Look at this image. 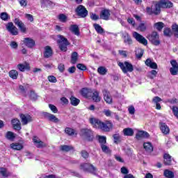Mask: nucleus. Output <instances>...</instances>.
Here are the masks:
<instances>
[{
    "instance_id": "nucleus-46",
    "label": "nucleus",
    "mask_w": 178,
    "mask_h": 178,
    "mask_svg": "<svg viewBox=\"0 0 178 178\" xmlns=\"http://www.w3.org/2000/svg\"><path fill=\"white\" fill-rule=\"evenodd\" d=\"M6 138H8V140H15V138L16 136H15V134H13V132L8 131L6 133Z\"/></svg>"
},
{
    "instance_id": "nucleus-28",
    "label": "nucleus",
    "mask_w": 178,
    "mask_h": 178,
    "mask_svg": "<svg viewBox=\"0 0 178 178\" xmlns=\"http://www.w3.org/2000/svg\"><path fill=\"white\" fill-rule=\"evenodd\" d=\"M70 30L75 35H80V29H79V26H77V25H71L70 27Z\"/></svg>"
},
{
    "instance_id": "nucleus-63",
    "label": "nucleus",
    "mask_w": 178,
    "mask_h": 178,
    "mask_svg": "<svg viewBox=\"0 0 178 178\" xmlns=\"http://www.w3.org/2000/svg\"><path fill=\"white\" fill-rule=\"evenodd\" d=\"M121 173H122V175H129V170L126 168V167H122L121 168Z\"/></svg>"
},
{
    "instance_id": "nucleus-20",
    "label": "nucleus",
    "mask_w": 178,
    "mask_h": 178,
    "mask_svg": "<svg viewBox=\"0 0 178 178\" xmlns=\"http://www.w3.org/2000/svg\"><path fill=\"white\" fill-rule=\"evenodd\" d=\"M122 38L124 40V44H127L128 45H131L133 44V40H131V37L127 33H124L122 34Z\"/></svg>"
},
{
    "instance_id": "nucleus-47",
    "label": "nucleus",
    "mask_w": 178,
    "mask_h": 178,
    "mask_svg": "<svg viewBox=\"0 0 178 178\" xmlns=\"http://www.w3.org/2000/svg\"><path fill=\"white\" fill-rule=\"evenodd\" d=\"M89 133H90V130L83 129L81 130L80 134L82 137H88Z\"/></svg>"
},
{
    "instance_id": "nucleus-59",
    "label": "nucleus",
    "mask_w": 178,
    "mask_h": 178,
    "mask_svg": "<svg viewBox=\"0 0 178 178\" xmlns=\"http://www.w3.org/2000/svg\"><path fill=\"white\" fill-rule=\"evenodd\" d=\"M47 79L50 83H56V81H58L56 77L54 76H49Z\"/></svg>"
},
{
    "instance_id": "nucleus-50",
    "label": "nucleus",
    "mask_w": 178,
    "mask_h": 178,
    "mask_svg": "<svg viewBox=\"0 0 178 178\" xmlns=\"http://www.w3.org/2000/svg\"><path fill=\"white\" fill-rule=\"evenodd\" d=\"M0 174H1L4 177H8V176H9V173L6 168H0Z\"/></svg>"
},
{
    "instance_id": "nucleus-64",
    "label": "nucleus",
    "mask_w": 178,
    "mask_h": 178,
    "mask_svg": "<svg viewBox=\"0 0 178 178\" xmlns=\"http://www.w3.org/2000/svg\"><path fill=\"white\" fill-rule=\"evenodd\" d=\"M76 67L79 69V70H86L87 69V67L83 64H77Z\"/></svg>"
},
{
    "instance_id": "nucleus-10",
    "label": "nucleus",
    "mask_w": 178,
    "mask_h": 178,
    "mask_svg": "<svg viewBox=\"0 0 178 178\" xmlns=\"http://www.w3.org/2000/svg\"><path fill=\"white\" fill-rule=\"evenodd\" d=\"M99 17L102 20H109L111 19V10L109 9H103L100 11Z\"/></svg>"
},
{
    "instance_id": "nucleus-16",
    "label": "nucleus",
    "mask_w": 178,
    "mask_h": 178,
    "mask_svg": "<svg viewBox=\"0 0 178 178\" xmlns=\"http://www.w3.org/2000/svg\"><path fill=\"white\" fill-rule=\"evenodd\" d=\"M14 22L15 23L16 26L19 27L22 33H26V31H27V29L26 28V26L24 25V24H23L22 21H20V19H19V18H16Z\"/></svg>"
},
{
    "instance_id": "nucleus-44",
    "label": "nucleus",
    "mask_w": 178,
    "mask_h": 178,
    "mask_svg": "<svg viewBox=\"0 0 178 178\" xmlns=\"http://www.w3.org/2000/svg\"><path fill=\"white\" fill-rule=\"evenodd\" d=\"M65 132L66 134H68V136H74V134L77 135V134L74 131V129L69 127L65 129Z\"/></svg>"
},
{
    "instance_id": "nucleus-57",
    "label": "nucleus",
    "mask_w": 178,
    "mask_h": 178,
    "mask_svg": "<svg viewBox=\"0 0 178 178\" xmlns=\"http://www.w3.org/2000/svg\"><path fill=\"white\" fill-rule=\"evenodd\" d=\"M10 47L13 49H17V47H19V44H17V42H15V41H12L10 43Z\"/></svg>"
},
{
    "instance_id": "nucleus-34",
    "label": "nucleus",
    "mask_w": 178,
    "mask_h": 178,
    "mask_svg": "<svg viewBox=\"0 0 178 178\" xmlns=\"http://www.w3.org/2000/svg\"><path fill=\"white\" fill-rule=\"evenodd\" d=\"M97 72L99 74H101L102 76H105V74L108 73V69H106V67H105L101 66L98 67Z\"/></svg>"
},
{
    "instance_id": "nucleus-41",
    "label": "nucleus",
    "mask_w": 178,
    "mask_h": 178,
    "mask_svg": "<svg viewBox=\"0 0 178 178\" xmlns=\"http://www.w3.org/2000/svg\"><path fill=\"white\" fill-rule=\"evenodd\" d=\"M154 27L158 30L159 31H162V29L165 27V24L163 22H157L154 24Z\"/></svg>"
},
{
    "instance_id": "nucleus-30",
    "label": "nucleus",
    "mask_w": 178,
    "mask_h": 178,
    "mask_svg": "<svg viewBox=\"0 0 178 178\" xmlns=\"http://www.w3.org/2000/svg\"><path fill=\"white\" fill-rule=\"evenodd\" d=\"M123 134L124 136L131 137V136H134V131L131 128H125L123 129Z\"/></svg>"
},
{
    "instance_id": "nucleus-21",
    "label": "nucleus",
    "mask_w": 178,
    "mask_h": 178,
    "mask_svg": "<svg viewBox=\"0 0 178 178\" xmlns=\"http://www.w3.org/2000/svg\"><path fill=\"white\" fill-rule=\"evenodd\" d=\"M163 159L164 165H165V166H170L172 165V156L169 155V154H164Z\"/></svg>"
},
{
    "instance_id": "nucleus-38",
    "label": "nucleus",
    "mask_w": 178,
    "mask_h": 178,
    "mask_svg": "<svg viewBox=\"0 0 178 178\" xmlns=\"http://www.w3.org/2000/svg\"><path fill=\"white\" fill-rule=\"evenodd\" d=\"M70 102H71V104L73 105V106H77V105H79V104H80V99L72 96L70 97Z\"/></svg>"
},
{
    "instance_id": "nucleus-15",
    "label": "nucleus",
    "mask_w": 178,
    "mask_h": 178,
    "mask_svg": "<svg viewBox=\"0 0 178 178\" xmlns=\"http://www.w3.org/2000/svg\"><path fill=\"white\" fill-rule=\"evenodd\" d=\"M23 42L27 48H34L35 47V41L30 38H24Z\"/></svg>"
},
{
    "instance_id": "nucleus-42",
    "label": "nucleus",
    "mask_w": 178,
    "mask_h": 178,
    "mask_svg": "<svg viewBox=\"0 0 178 178\" xmlns=\"http://www.w3.org/2000/svg\"><path fill=\"white\" fill-rule=\"evenodd\" d=\"M113 137L114 139L115 144H118L119 143H120V141H122V137L119 134H115L113 135Z\"/></svg>"
},
{
    "instance_id": "nucleus-33",
    "label": "nucleus",
    "mask_w": 178,
    "mask_h": 178,
    "mask_svg": "<svg viewBox=\"0 0 178 178\" xmlns=\"http://www.w3.org/2000/svg\"><path fill=\"white\" fill-rule=\"evenodd\" d=\"M97 140L100 144V147L106 144V136H97Z\"/></svg>"
},
{
    "instance_id": "nucleus-56",
    "label": "nucleus",
    "mask_w": 178,
    "mask_h": 178,
    "mask_svg": "<svg viewBox=\"0 0 178 178\" xmlns=\"http://www.w3.org/2000/svg\"><path fill=\"white\" fill-rule=\"evenodd\" d=\"M163 33L164 35H165L166 37H170V35L172 34V31L169 28L165 29Z\"/></svg>"
},
{
    "instance_id": "nucleus-36",
    "label": "nucleus",
    "mask_w": 178,
    "mask_h": 178,
    "mask_svg": "<svg viewBox=\"0 0 178 178\" xmlns=\"http://www.w3.org/2000/svg\"><path fill=\"white\" fill-rule=\"evenodd\" d=\"M90 173H91V175H94V176H97L98 175V169H97V168L93 165L90 164Z\"/></svg>"
},
{
    "instance_id": "nucleus-52",
    "label": "nucleus",
    "mask_w": 178,
    "mask_h": 178,
    "mask_svg": "<svg viewBox=\"0 0 178 178\" xmlns=\"http://www.w3.org/2000/svg\"><path fill=\"white\" fill-rule=\"evenodd\" d=\"M67 19V17H66V15H65V14H60L58 15V19L63 23H65Z\"/></svg>"
},
{
    "instance_id": "nucleus-11",
    "label": "nucleus",
    "mask_w": 178,
    "mask_h": 178,
    "mask_svg": "<svg viewBox=\"0 0 178 178\" xmlns=\"http://www.w3.org/2000/svg\"><path fill=\"white\" fill-rule=\"evenodd\" d=\"M158 2H159V5L160 6V8H163L164 9H168V8H173V3L170 2V1L160 0Z\"/></svg>"
},
{
    "instance_id": "nucleus-7",
    "label": "nucleus",
    "mask_w": 178,
    "mask_h": 178,
    "mask_svg": "<svg viewBox=\"0 0 178 178\" xmlns=\"http://www.w3.org/2000/svg\"><path fill=\"white\" fill-rule=\"evenodd\" d=\"M133 37L136 40L139 44H143V45H148V40L144 38L142 35L137 32H134L133 33Z\"/></svg>"
},
{
    "instance_id": "nucleus-19",
    "label": "nucleus",
    "mask_w": 178,
    "mask_h": 178,
    "mask_svg": "<svg viewBox=\"0 0 178 178\" xmlns=\"http://www.w3.org/2000/svg\"><path fill=\"white\" fill-rule=\"evenodd\" d=\"M90 93H92L90 97L94 102H101V97L99 96V92L97 90H92V92H90Z\"/></svg>"
},
{
    "instance_id": "nucleus-6",
    "label": "nucleus",
    "mask_w": 178,
    "mask_h": 178,
    "mask_svg": "<svg viewBox=\"0 0 178 178\" xmlns=\"http://www.w3.org/2000/svg\"><path fill=\"white\" fill-rule=\"evenodd\" d=\"M77 16L80 17H86L88 15V11L83 5H79L75 10Z\"/></svg>"
},
{
    "instance_id": "nucleus-9",
    "label": "nucleus",
    "mask_w": 178,
    "mask_h": 178,
    "mask_svg": "<svg viewBox=\"0 0 178 178\" xmlns=\"http://www.w3.org/2000/svg\"><path fill=\"white\" fill-rule=\"evenodd\" d=\"M20 119L23 126H26V124H29V123L33 122V117L28 114H21Z\"/></svg>"
},
{
    "instance_id": "nucleus-29",
    "label": "nucleus",
    "mask_w": 178,
    "mask_h": 178,
    "mask_svg": "<svg viewBox=\"0 0 178 178\" xmlns=\"http://www.w3.org/2000/svg\"><path fill=\"white\" fill-rule=\"evenodd\" d=\"M9 76L13 80H17L19 77V72L16 70H12L9 72Z\"/></svg>"
},
{
    "instance_id": "nucleus-61",
    "label": "nucleus",
    "mask_w": 178,
    "mask_h": 178,
    "mask_svg": "<svg viewBox=\"0 0 178 178\" xmlns=\"http://www.w3.org/2000/svg\"><path fill=\"white\" fill-rule=\"evenodd\" d=\"M103 113L105 114L108 118L112 116V111L111 110L105 109L103 111Z\"/></svg>"
},
{
    "instance_id": "nucleus-54",
    "label": "nucleus",
    "mask_w": 178,
    "mask_h": 178,
    "mask_svg": "<svg viewBox=\"0 0 178 178\" xmlns=\"http://www.w3.org/2000/svg\"><path fill=\"white\" fill-rule=\"evenodd\" d=\"M49 107L53 113H58V108L54 104H49Z\"/></svg>"
},
{
    "instance_id": "nucleus-8",
    "label": "nucleus",
    "mask_w": 178,
    "mask_h": 178,
    "mask_svg": "<svg viewBox=\"0 0 178 178\" xmlns=\"http://www.w3.org/2000/svg\"><path fill=\"white\" fill-rule=\"evenodd\" d=\"M6 29L8 30V32L11 33L12 35H17L19 34V31L17 30V28L15 26L13 22H8L6 25Z\"/></svg>"
},
{
    "instance_id": "nucleus-43",
    "label": "nucleus",
    "mask_w": 178,
    "mask_h": 178,
    "mask_svg": "<svg viewBox=\"0 0 178 178\" xmlns=\"http://www.w3.org/2000/svg\"><path fill=\"white\" fill-rule=\"evenodd\" d=\"M81 94L84 97V98H88V94H90V90L88 88H83L81 90Z\"/></svg>"
},
{
    "instance_id": "nucleus-12",
    "label": "nucleus",
    "mask_w": 178,
    "mask_h": 178,
    "mask_svg": "<svg viewBox=\"0 0 178 178\" xmlns=\"http://www.w3.org/2000/svg\"><path fill=\"white\" fill-rule=\"evenodd\" d=\"M170 63H171L172 67H171L170 69V72L172 76H176V74H177V72H178V63L175 60H171Z\"/></svg>"
},
{
    "instance_id": "nucleus-24",
    "label": "nucleus",
    "mask_w": 178,
    "mask_h": 178,
    "mask_svg": "<svg viewBox=\"0 0 178 178\" xmlns=\"http://www.w3.org/2000/svg\"><path fill=\"white\" fill-rule=\"evenodd\" d=\"M17 69L19 72H24L25 70H30V64L25 63L24 64H18Z\"/></svg>"
},
{
    "instance_id": "nucleus-55",
    "label": "nucleus",
    "mask_w": 178,
    "mask_h": 178,
    "mask_svg": "<svg viewBox=\"0 0 178 178\" xmlns=\"http://www.w3.org/2000/svg\"><path fill=\"white\" fill-rule=\"evenodd\" d=\"M128 111L130 115H134V113H136V108L134 106H129L128 108Z\"/></svg>"
},
{
    "instance_id": "nucleus-5",
    "label": "nucleus",
    "mask_w": 178,
    "mask_h": 178,
    "mask_svg": "<svg viewBox=\"0 0 178 178\" xmlns=\"http://www.w3.org/2000/svg\"><path fill=\"white\" fill-rule=\"evenodd\" d=\"M147 39L153 45H156V47H158L161 44V41L159 40V35H158V33L156 32H152L151 35H149L147 36Z\"/></svg>"
},
{
    "instance_id": "nucleus-26",
    "label": "nucleus",
    "mask_w": 178,
    "mask_h": 178,
    "mask_svg": "<svg viewBox=\"0 0 178 178\" xmlns=\"http://www.w3.org/2000/svg\"><path fill=\"white\" fill-rule=\"evenodd\" d=\"M161 127L160 129L163 134H168L170 131V129H169V127L166 125L165 122L160 123Z\"/></svg>"
},
{
    "instance_id": "nucleus-35",
    "label": "nucleus",
    "mask_w": 178,
    "mask_h": 178,
    "mask_svg": "<svg viewBox=\"0 0 178 178\" xmlns=\"http://www.w3.org/2000/svg\"><path fill=\"white\" fill-rule=\"evenodd\" d=\"M10 147L13 149H16L17 151H20V149H23V145L20 143H12Z\"/></svg>"
},
{
    "instance_id": "nucleus-53",
    "label": "nucleus",
    "mask_w": 178,
    "mask_h": 178,
    "mask_svg": "<svg viewBox=\"0 0 178 178\" xmlns=\"http://www.w3.org/2000/svg\"><path fill=\"white\" fill-rule=\"evenodd\" d=\"M30 98L31 99H33V101H35L38 98V96L34 91H31Z\"/></svg>"
},
{
    "instance_id": "nucleus-3",
    "label": "nucleus",
    "mask_w": 178,
    "mask_h": 178,
    "mask_svg": "<svg viewBox=\"0 0 178 178\" xmlns=\"http://www.w3.org/2000/svg\"><path fill=\"white\" fill-rule=\"evenodd\" d=\"M57 37L58 39L57 42L58 43V47L60 51L63 52H66V51H67V45H70V43L66 38H64L63 35H58Z\"/></svg>"
},
{
    "instance_id": "nucleus-49",
    "label": "nucleus",
    "mask_w": 178,
    "mask_h": 178,
    "mask_svg": "<svg viewBox=\"0 0 178 178\" xmlns=\"http://www.w3.org/2000/svg\"><path fill=\"white\" fill-rule=\"evenodd\" d=\"M100 147H101L102 151H103V152H106V154H109L111 152L109 147L108 146H106V145H102Z\"/></svg>"
},
{
    "instance_id": "nucleus-23",
    "label": "nucleus",
    "mask_w": 178,
    "mask_h": 178,
    "mask_svg": "<svg viewBox=\"0 0 178 178\" xmlns=\"http://www.w3.org/2000/svg\"><path fill=\"white\" fill-rule=\"evenodd\" d=\"M143 148L149 154H151V152H152V151H154V146H152V143H151L149 142L144 143Z\"/></svg>"
},
{
    "instance_id": "nucleus-37",
    "label": "nucleus",
    "mask_w": 178,
    "mask_h": 178,
    "mask_svg": "<svg viewBox=\"0 0 178 178\" xmlns=\"http://www.w3.org/2000/svg\"><path fill=\"white\" fill-rule=\"evenodd\" d=\"M164 176L168 178H175V173L169 170H165Z\"/></svg>"
},
{
    "instance_id": "nucleus-62",
    "label": "nucleus",
    "mask_w": 178,
    "mask_h": 178,
    "mask_svg": "<svg viewBox=\"0 0 178 178\" xmlns=\"http://www.w3.org/2000/svg\"><path fill=\"white\" fill-rule=\"evenodd\" d=\"M172 112L176 118L178 119V107L172 106Z\"/></svg>"
},
{
    "instance_id": "nucleus-58",
    "label": "nucleus",
    "mask_w": 178,
    "mask_h": 178,
    "mask_svg": "<svg viewBox=\"0 0 178 178\" xmlns=\"http://www.w3.org/2000/svg\"><path fill=\"white\" fill-rule=\"evenodd\" d=\"M162 101V99H161V97L156 96L152 99V102H154V104H159V102H161Z\"/></svg>"
},
{
    "instance_id": "nucleus-2",
    "label": "nucleus",
    "mask_w": 178,
    "mask_h": 178,
    "mask_svg": "<svg viewBox=\"0 0 178 178\" xmlns=\"http://www.w3.org/2000/svg\"><path fill=\"white\" fill-rule=\"evenodd\" d=\"M146 12L149 15H158L161 14V6H159V1H152L151 7L146 8Z\"/></svg>"
},
{
    "instance_id": "nucleus-1",
    "label": "nucleus",
    "mask_w": 178,
    "mask_h": 178,
    "mask_svg": "<svg viewBox=\"0 0 178 178\" xmlns=\"http://www.w3.org/2000/svg\"><path fill=\"white\" fill-rule=\"evenodd\" d=\"M90 122L94 129H99L102 131L109 132L113 129V124L111 121L102 122L97 118H92Z\"/></svg>"
},
{
    "instance_id": "nucleus-4",
    "label": "nucleus",
    "mask_w": 178,
    "mask_h": 178,
    "mask_svg": "<svg viewBox=\"0 0 178 178\" xmlns=\"http://www.w3.org/2000/svg\"><path fill=\"white\" fill-rule=\"evenodd\" d=\"M118 66L120 67V69L124 74L129 72L131 73V72L134 70L133 65L127 61H125L124 63L122 62L118 63Z\"/></svg>"
},
{
    "instance_id": "nucleus-27",
    "label": "nucleus",
    "mask_w": 178,
    "mask_h": 178,
    "mask_svg": "<svg viewBox=\"0 0 178 178\" xmlns=\"http://www.w3.org/2000/svg\"><path fill=\"white\" fill-rule=\"evenodd\" d=\"M52 49L49 46H46L44 47V58H50V56L52 55Z\"/></svg>"
},
{
    "instance_id": "nucleus-14",
    "label": "nucleus",
    "mask_w": 178,
    "mask_h": 178,
    "mask_svg": "<svg viewBox=\"0 0 178 178\" xmlns=\"http://www.w3.org/2000/svg\"><path fill=\"white\" fill-rule=\"evenodd\" d=\"M44 116L45 119L49 120V122H53L54 123H58L59 122V119L56 118L54 114H51L49 113H44Z\"/></svg>"
},
{
    "instance_id": "nucleus-13",
    "label": "nucleus",
    "mask_w": 178,
    "mask_h": 178,
    "mask_svg": "<svg viewBox=\"0 0 178 178\" xmlns=\"http://www.w3.org/2000/svg\"><path fill=\"white\" fill-rule=\"evenodd\" d=\"M104 99L106 104L111 105L113 102L112 96L111 95V92L106 90H103Z\"/></svg>"
},
{
    "instance_id": "nucleus-39",
    "label": "nucleus",
    "mask_w": 178,
    "mask_h": 178,
    "mask_svg": "<svg viewBox=\"0 0 178 178\" xmlns=\"http://www.w3.org/2000/svg\"><path fill=\"white\" fill-rule=\"evenodd\" d=\"M0 18L1 19V20H3L4 22H8V20L10 19V17L9 16L8 13H1L0 14Z\"/></svg>"
},
{
    "instance_id": "nucleus-18",
    "label": "nucleus",
    "mask_w": 178,
    "mask_h": 178,
    "mask_svg": "<svg viewBox=\"0 0 178 178\" xmlns=\"http://www.w3.org/2000/svg\"><path fill=\"white\" fill-rule=\"evenodd\" d=\"M33 141L37 148H44V147H47V144L44 143V142L41 141L40 138L37 136H34L33 138Z\"/></svg>"
},
{
    "instance_id": "nucleus-25",
    "label": "nucleus",
    "mask_w": 178,
    "mask_h": 178,
    "mask_svg": "<svg viewBox=\"0 0 178 178\" xmlns=\"http://www.w3.org/2000/svg\"><path fill=\"white\" fill-rule=\"evenodd\" d=\"M145 63L146 66H148V67H150L151 69H158V65L156 64V63L152 62V60H151V58H147L145 60Z\"/></svg>"
},
{
    "instance_id": "nucleus-32",
    "label": "nucleus",
    "mask_w": 178,
    "mask_h": 178,
    "mask_svg": "<svg viewBox=\"0 0 178 178\" xmlns=\"http://www.w3.org/2000/svg\"><path fill=\"white\" fill-rule=\"evenodd\" d=\"M93 27L98 34H104V33H105V31L103 29L102 26L98 24H94Z\"/></svg>"
},
{
    "instance_id": "nucleus-45",
    "label": "nucleus",
    "mask_w": 178,
    "mask_h": 178,
    "mask_svg": "<svg viewBox=\"0 0 178 178\" xmlns=\"http://www.w3.org/2000/svg\"><path fill=\"white\" fill-rule=\"evenodd\" d=\"M60 149L61 151L69 152V151H71V149H73V147L64 145L60 146Z\"/></svg>"
},
{
    "instance_id": "nucleus-51",
    "label": "nucleus",
    "mask_w": 178,
    "mask_h": 178,
    "mask_svg": "<svg viewBox=\"0 0 178 178\" xmlns=\"http://www.w3.org/2000/svg\"><path fill=\"white\" fill-rule=\"evenodd\" d=\"M138 30L142 32L145 31V30H147V25L144 23H140L138 26Z\"/></svg>"
},
{
    "instance_id": "nucleus-48",
    "label": "nucleus",
    "mask_w": 178,
    "mask_h": 178,
    "mask_svg": "<svg viewBox=\"0 0 178 178\" xmlns=\"http://www.w3.org/2000/svg\"><path fill=\"white\" fill-rule=\"evenodd\" d=\"M81 169L84 172H88L90 169V164L88 163H83L81 165Z\"/></svg>"
},
{
    "instance_id": "nucleus-40",
    "label": "nucleus",
    "mask_w": 178,
    "mask_h": 178,
    "mask_svg": "<svg viewBox=\"0 0 178 178\" xmlns=\"http://www.w3.org/2000/svg\"><path fill=\"white\" fill-rule=\"evenodd\" d=\"M143 55H144V50H143V49H138L136 51V56L137 59H140V58H143Z\"/></svg>"
},
{
    "instance_id": "nucleus-22",
    "label": "nucleus",
    "mask_w": 178,
    "mask_h": 178,
    "mask_svg": "<svg viewBox=\"0 0 178 178\" xmlns=\"http://www.w3.org/2000/svg\"><path fill=\"white\" fill-rule=\"evenodd\" d=\"M148 137H149V134L144 131H139L136 135V138H137V140H140V138H148Z\"/></svg>"
},
{
    "instance_id": "nucleus-31",
    "label": "nucleus",
    "mask_w": 178,
    "mask_h": 178,
    "mask_svg": "<svg viewBox=\"0 0 178 178\" xmlns=\"http://www.w3.org/2000/svg\"><path fill=\"white\" fill-rule=\"evenodd\" d=\"M77 60H79V54L74 51L71 55V63L75 65V63H77Z\"/></svg>"
},
{
    "instance_id": "nucleus-17",
    "label": "nucleus",
    "mask_w": 178,
    "mask_h": 178,
    "mask_svg": "<svg viewBox=\"0 0 178 178\" xmlns=\"http://www.w3.org/2000/svg\"><path fill=\"white\" fill-rule=\"evenodd\" d=\"M11 123L15 130H17L18 131L22 130V123H20V120H19L17 118L13 119Z\"/></svg>"
},
{
    "instance_id": "nucleus-60",
    "label": "nucleus",
    "mask_w": 178,
    "mask_h": 178,
    "mask_svg": "<svg viewBox=\"0 0 178 178\" xmlns=\"http://www.w3.org/2000/svg\"><path fill=\"white\" fill-rule=\"evenodd\" d=\"M90 19H92V20L97 21V20H99L100 17H99V15H97V14L92 13V14L90 15Z\"/></svg>"
}]
</instances>
